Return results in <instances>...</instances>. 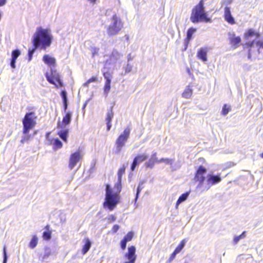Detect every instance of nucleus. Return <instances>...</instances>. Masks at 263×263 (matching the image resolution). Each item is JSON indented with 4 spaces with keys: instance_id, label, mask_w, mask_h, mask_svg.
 <instances>
[{
    "instance_id": "48",
    "label": "nucleus",
    "mask_w": 263,
    "mask_h": 263,
    "mask_svg": "<svg viewBox=\"0 0 263 263\" xmlns=\"http://www.w3.org/2000/svg\"><path fill=\"white\" fill-rule=\"evenodd\" d=\"M141 187L140 186H138V187H137V194H136V200L137 199L138 197V195L140 193V192H141Z\"/></svg>"
},
{
    "instance_id": "49",
    "label": "nucleus",
    "mask_w": 263,
    "mask_h": 263,
    "mask_svg": "<svg viewBox=\"0 0 263 263\" xmlns=\"http://www.w3.org/2000/svg\"><path fill=\"white\" fill-rule=\"evenodd\" d=\"M15 62H16V60H13L11 59L10 65L12 68H14L15 67Z\"/></svg>"
},
{
    "instance_id": "40",
    "label": "nucleus",
    "mask_w": 263,
    "mask_h": 263,
    "mask_svg": "<svg viewBox=\"0 0 263 263\" xmlns=\"http://www.w3.org/2000/svg\"><path fill=\"white\" fill-rule=\"evenodd\" d=\"M8 259V256L6 252V248L4 246L3 248V263H7Z\"/></svg>"
},
{
    "instance_id": "53",
    "label": "nucleus",
    "mask_w": 263,
    "mask_h": 263,
    "mask_svg": "<svg viewBox=\"0 0 263 263\" xmlns=\"http://www.w3.org/2000/svg\"><path fill=\"white\" fill-rule=\"evenodd\" d=\"M119 229V226L118 225H114L112 228V230H118Z\"/></svg>"
},
{
    "instance_id": "32",
    "label": "nucleus",
    "mask_w": 263,
    "mask_h": 263,
    "mask_svg": "<svg viewBox=\"0 0 263 263\" xmlns=\"http://www.w3.org/2000/svg\"><path fill=\"white\" fill-rule=\"evenodd\" d=\"M231 107L227 104H224L221 111V114L223 116L227 115L228 112L231 110Z\"/></svg>"
},
{
    "instance_id": "45",
    "label": "nucleus",
    "mask_w": 263,
    "mask_h": 263,
    "mask_svg": "<svg viewBox=\"0 0 263 263\" xmlns=\"http://www.w3.org/2000/svg\"><path fill=\"white\" fill-rule=\"evenodd\" d=\"M61 96L63 100V102L67 101L66 92L65 90L61 92Z\"/></svg>"
},
{
    "instance_id": "11",
    "label": "nucleus",
    "mask_w": 263,
    "mask_h": 263,
    "mask_svg": "<svg viewBox=\"0 0 263 263\" xmlns=\"http://www.w3.org/2000/svg\"><path fill=\"white\" fill-rule=\"evenodd\" d=\"M131 128L129 126H126L123 132L118 137L116 140L125 144L127 142L130 136Z\"/></svg>"
},
{
    "instance_id": "9",
    "label": "nucleus",
    "mask_w": 263,
    "mask_h": 263,
    "mask_svg": "<svg viewBox=\"0 0 263 263\" xmlns=\"http://www.w3.org/2000/svg\"><path fill=\"white\" fill-rule=\"evenodd\" d=\"M82 158V155L79 151L72 153L69 158L68 167L72 170L76 165L77 163Z\"/></svg>"
},
{
    "instance_id": "50",
    "label": "nucleus",
    "mask_w": 263,
    "mask_h": 263,
    "mask_svg": "<svg viewBox=\"0 0 263 263\" xmlns=\"http://www.w3.org/2000/svg\"><path fill=\"white\" fill-rule=\"evenodd\" d=\"M257 44L260 48H263V41L257 42Z\"/></svg>"
},
{
    "instance_id": "35",
    "label": "nucleus",
    "mask_w": 263,
    "mask_h": 263,
    "mask_svg": "<svg viewBox=\"0 0 263 263\" xmlns=\"http://www.w3.org/2000/svg\"><path fill=\"white\" fill-rule=\"evenodd\" d=\"M21 54L20 51L18 49H15L12 52L11 59L16 60L18 57Z\"/></svg>"
},
{
    "instance_id": "3",
    "label": "nucleus",
    "mask_w": 263,
    "mask_h": 263,
    "mask_svg": "<svg viewBox=\"0 0 263 263\" xmlns=\"http://www.w3.org/2000/svg\"><path fill=\"white\" fill-rule=\"evenodd\" d=\"M204 4V1L200 0L199 3L193 8L190 16V20L192 23H208L211 21L205 11Z\"/></svg>"
},
{
    "instance_id": "1",
    "label": "nucleus",
    "mask_w": 263,
    "mask_h": 263,
    "mask_svg": "<svg viewBox=\"0 0 263 263\" xmlns=\"http://www.w3.org/2000/svg\"><path fill=\"white\" fill-rule=\"evenodd\" d=\"M52 42V36L48 29H44L42 27H39L34 34L32 44L35 48H41L46 50L49 47Z\"/></svg>"
},
{
    "instance_id": "20",
    "label": "nucleus",
    "mask_w": 263,
    "mask_h": 263,
    "mask_svg": "<svg viewBox=\"0 0 263 263\" xmlns=\"http://www.w3.org/2000/svg\"><path fill=\"white\" fill-rule=\"evenodd\" d=\"M82 242L84 245H83L82 253L83 255H85L91 248L92 242L88 237H85L83 240Z\"/></svg>"
},
{
    "instance_id": "52",
    "label": "nucleus",
    "mask_w": 263,
    "mask_h": 263,
    "mask_svg": "<svg viewBox=\"0 0 263 263\" xmlns=\"http://www.w3.org/2000/svg\"><path fill=\"white\" fill-rule=\"evenodd\" d=\"M63 103H64V110L65 111L67 108V106H68L67 101L63 102Z\"/></svg>"
},
{
    "instance_id": "42",
    "label": "nucleus",
    "mask_w": 263,
    "mask_h": 263,
    "mask_svg": "<svg viewBox=\"0 0 263 263\" xmlns=\"http://www.w3.org/2000/svg\"><path fill=\"white\" fill-rule=\"evenodd\" d=\"M254 43L255 42L254 41L247 42L244 44L243 48L250 49L253 46Z\"/></svg>"
},
{
    "instance_id": "19",
    "label": "nucleus",
    "mask_w": 263,
    "mask_h": 263,
    "mask_svg": "<svg viewBox=\"0 0 263 263\" xmlns=\"http://www.w3.org/2000/svg\"><path fill=\"white\" fill-rule=\"evenodd\" d=\"M196 29L193 27H191L187 30V33H186V37L185 39V44L184 48L183 50V51H185L186 50V49L187 48L189 43L192 38L193 34L194 33V32L196 31Z\"/></svg>"
},
{
    "instance_id": "21",
    "label": "nucleus",
    "mask_w": 263,
    "mask_h": 263,
    "mask_svg": "<svg viewBox=\"0 0 263 263\" xmlns=\"http://www.w3.org/2000/svg\"><path fill=\"white\" fill-rule=\"evenodd\" d=\"M114 116L112 108L110 107L106 115L107 131H109L111 127V121Z\"/></svg>"
},
{
    "instance_id": "26",
    "label": "nucleus",
    "mask_w": 263,
    "mask_h": 263,
    "mask_svg": "<svg viewBox=\"0 0 263 263\" xmlns=\"http://www.w3.org/2000/svg\"><path fill=\"white\" fill-rule=\"evenodd\" d=\"M62 143L59 139L55 138L53 140V149L54 151H57L62 148Z\"/></svg>"
},
{
    "instance_id": "12",
    "label": "nucleus",
    "mask_w": 263,
    "mask_h": 263,
    "mask_svg": "<svg viewBox=\"0 0 263 263\" xmlns=\"http://www.w3.org/2000/svg\"><path fill=\"white\" fill-rule=\"evenodd\" d=\"M228 36L229 44L233 48H237L241 41L240 37L236 36L234 33L230 32L228 33Z\"/></svg>"
},
{
    "instance_id": "34",
    "label": "nucleus",
    "mask_w": 263,
    "mask_h": 263,
    "mask_svg": "<svg viewBox=\"0 0 263 263\" xmlns=\"http://www.w3.org/2000/svg\"><path fill=\"white\" fill-rule=\"evenodd\" d=\"M122 180H118V182L115 184L114 188L116 190V192L115 193H120L122 189V184H121Z\"/></svg>"
},
{
    "instance_id": "33",
    "label": "nucleus",
    "mask_w": 263,
    "mask_h": 263,
    "mask_svg": "<svg viewBox=\"0 0 263 263\" xmlns=\"http://www.w3.org/2000/svg\"><path fill=\"white\" fill-rule=\"evenodd\" d=\"M186 242V240L185 239H183L180 242L179 245L175 249V250H176V252L179 253L181 251V250L184 248Z\"/></svg>"
},
{
    "instance_id": "5",
    "label": "nucleus",
    "mask_w": 263,
    "mask_h": 263,
    "mask_svg": "<svg viewBox=\"0 0 263 263\" xmlns=\"http://www.w3.org/2000/svg\"><path fill=\"white\" fill-rule=\"evenodd\" d=\"M111 20L112 23L108 26L107 32L109 36H112L119 33L123 27V24L116 14L112 16Z\"/></svg>"
},
{
    "instance_id": "36",
    "label": "nucleus",
    "mask_w": 263,
    "mask_h": 263,
    "mask_svg": "<svg viewBox=\"0 0 263 263\" xmlns=\"http://www.w3.org/2000/svg\"><path fill=\"white\" fill-rule=\"evenodd\" d=\"M51 231H44L43 237L44 240H48L51 238Z\"/></svg>"
},
{
    "instance_id": "18",
    "label": "nucleus",
    "mask_w": 263,
    "mask_h": 263,
    "mask_svg": "<svg viewBox=\"0 0 263 263\" xmlns=\"http://www.w3.org/2000/svg\"><path fill=\"white\" fill-rule=\"evenodd\" d=\"M134 236V234L132 231H129L123 238L120 242L121 248L123 250H124L126 247L127 242L130 241Z\"/></svg>"
},
{
    "instance_id": "29",
    "label": "nucleus",
    "mask_w": 263,
    "mask_h": 263,
    "mask_svg": "<svg viewBox=\"0 0 263 263\" xmlns=\"http://www.w3.org/2000/svg\"><path fill=\"white\" fill-rule=\"evenodd\" d=\"M246 231H243V232L239 235L235 236L233 239V243L234 244L237 243L239 241L242 239H243L246 237Z\"/></svg>"
},
{
    "instance_id": "25",
    "label": "nucleus",
    "mask_w": 263,
    "mask_h": 263,
    "mask_svg": "<svg viewBox=\"0 0 263 263\" xmlns=\"http://www.w3.org/2000/svg\"><path fill=\"white\" fill-rule=\"evenodd\" d=\"M72 114L70 112H67L63 117L62 123V124L66 126L68 125L71 120Z\"/></svg>"
},
{
    "instance_id": "8",
    "label": "nucleus",
    "mask_w": 263,
    "mask_h": 263,
    "mask_svg": "<svg viewBox=\"0 0 263 263\" xmlns=\"http://www.w3.org/2000/svg\"><path fill=\"white\" fill-rule=\"evenodd\" d=\"M221 180L220 174L217 175L208 174L202 191L204 192L209 190L212 185L219 183Z\"/></svg>"
},
{
    "instance_id": "30",
    "label": "nucleus",
    "mask_w": 263,
    "mask_h": 263,
    "mask_svg": "<svg viewBox=\"0 0 263 263\" xmlns=\"http://www.w3.org/2000/svg\"><path fill=\"white\" fill-rule=\"evenodd\" d=\"M37 242V237L35 235L33 236L30 241L29 247L31 249L34 248L36 246Z\"/></svg>"
},
{
    "instance_id": "27",
    "label": "nucleus",
    "mask_w": 263,
    "mask_h": 263,
    "mask_svg": "<svg viewBox=\"0 0 263 263\" xmlns=\"http://www.w3.org/2000/svg\"><path fill=\"white\" fill-rule=\"evenodd\" d=\"M58 136L65 142H67V137L68 135V130L60 131L58 133Z\"/></svg>"
},
{
    "instance_id": "13",
    "label": "nucleus",
    "mask_w": 263,
    "mask_h": 263,
    "mask_svg": "<svg viewBox=\"0 0 263 263\" xmlns=\"http://www.w3.org/2000/svg\"><path fill=\"white\" fill-rule=\"evenodd\" d=\"M103 76L106 80L103 87L104 92L105 93L107 94L111 88L110 84L112 74L109 72H105L103 73Z\"/></svg>"
},
{
    "instance_id": "41",
    "label": "nucleus",
    "mask_w": 263,
    "mask_h": 263,
    "mask_svg": "<svg viewBox=\"0 0 263 263\" xmlns=\"http://www.w3.org/2000/svg\"><path fill=\"white\" fill-rule=\"evenodd\" d=\"M37 48H35L34 46H33V48L31 50H29L28 51V61H30L32 60V55L35 50Z\"/></svg>"
},
{
    "instance_id": "17",
    "label": "nucleus",
    "mask_w": 263,
    "mask_h": 263,
    "mask_svg": "<svg viewBox=\"0 0 263 263\" xmlns=\"http://www.w3.org/2000/svg\"><path fill=\"white\" fill-rule=\"evenodd\" d=\"M207 48H201L199 49L197 52V58L198 59L200 60L202 62H206L207 61Z\"/></svg>"
},
{
    "instance_id": "4",
    "label": "nucleus",
    "mask_w": 263,
    "mask_h": 263,
    "mask_svg": "<svg viewBox=\"0 0 263 263\" xmlns=\"http://www.w3.org/2000/svg\"><path fill=\"white\" fill-rule=\"evenodd\" d=\"M106 194L103 206L109 211H112L119 203L120 196L118 193H113L110 185L108 184L105 185Z\"/></svg>"
},
{
    "instance_id": "44",
    "label": "nucleus",
    "mask_w": 263,
    "mask_h": 263,
    "mask_svg": "<svg viewBox=\"0 0 263 263\" xmlns=\"http://www.w3.org/2000/svg\"><path fill=\"white\" fill-rule=\"evenodd\" d=\"M99 51V48L97 47H93L92 49V55L93 57L97 55Z\"/></svg>"
},
{
    "instance_id": "16",
    "label": "nucleus",
    "mask_w": 263,
    "mask_h": 263,
    "mask_svg": "<svg viewBox=\"0 0 263 263\" xmlns=\"http://www.w3.org/2000/svg\"><path fill=\"white\" fill-rule=\"evenodd\" d=\"M43 61L46 65L53 68L56 65V60L55 58L50 57L49 54H45L43 57Z\"/></svg>"
},
{
    "instance_id": "55",
    "label": "nucleus",
    "mask_w": 263,
    "mask_h": 263,
    "mask_svg": "<svg viewBox=\"0 0 263 263\" xmlns=\"http://www.w3.org/2000/svg\"><path fill=\"white\" fill-rule=\"evenodd\" d=\"M127 59H128V61L132 60V58H131V57H130V54H128V58H127Z\"/></svg>"
},
{
    "instance_id": "37",
    "label": "nucleus",
    "mask_w": 263,
    "mask_h": 263,
    "mask_svg": "<svg viewBox=\"0 0 263 263\" xmlns=\"http://www.w3.org/2000/svg\"><path fill=\"white\" fill-rule=\"evenodd\" d=\"M191 95L192 90L190 89H187L182 93V97L185 98H188L191 96Z\"/></svg>"
},
{
    "instance_id": "43",
    "label": "nucleus",
    "mask_w": 263,
    "mask_h": 263,
    "mask_svg": "<svg viewBox=\"0 0 263 263\" xmlns=\"http://www.w3.org/2000/svg\"><path fill=\"white\" fill-rule=\"evenodd\" d=\"M97 77H91L90 79H89L85 83H84V85L85 86H88V85L91 83V82H95L97 81Z\"/></svg>"
},
{
    "instance_id": "51",
    "label": "nucleus",
    "mask_w": 263,
    "mask_h": 263,
    "mask_svg": "<svg viewBox=\"0 0 263 263\" xmlns=\"http://www.w3.org/2000/svg\"><path fill=\"white\" fill-rule=\"evenodd\" d=\"M7 0H0V6H3L6 4Z\"/></svg>"
},
{
    "instance_id": "23",
    "label": "nucleus",
    "mask_w": 263,
    "mask_h": 263,
    "mask_svg": "<svg viewBox=\"0 0 263 263\" xmlns=\"http://www.w3.org/2000/svg\"><path fill=\"white\" fill-rule=\"evenodd\" d=\"M156 153H154L152 157L147 161L145 165L147 168H153L156 163H157V158L156 157Z\"/></svg>"
},
{
    "instance_id": "46",
    "label": "nucleus",
    "mask_w": 263,
    "mask_h": 263,
    "mask_svg": "<svg viewBox=\"0 0 263 263\" xmlns=\"http://www.w3.org/2000/svg\"><path fill=\"white\" fill-rule=\"evenodd\" d=\"M170 160L169 159L167 158H161L160 160L157 159V163H160V162H166L168 163L170 162Z\"/></svg>"
},
{
    "instance_id": "31",
    "label": "nucleus",
    "mask_w": 263,
    "mask_h": 263,
    "mask_svg": "<svg viewBox=\"0 0 263 263\" xmlns=\"http://www.w3.org/2000/svg\"><path fill=\"white\" fill-rule=\"evenodd\" d=\"M126 166L123 165L118 171V180H122V176L125 173Z\"/></svg>"
},
{
    "instance_id": "47",
    "label": "nucleus",
    "mask_w": 263,
    "mask_h": 263,
    "mask_svg": "<svg viewBox=\"0 0 263 263\" xmlns=\"http://www.w3.org/2000/svg\"><path fill=\"white\" fill-rule=\"evenodd\" d=\"M116 220V217L114 215H110L109 216V217H108V220L110 222H113L115 221Z\"/></svg>"
},
{
    "instance_id": "54",
    "label": "nucleus",
    "mask_w": 263,
    "mask_h": 263,
    "mask_svg": "<svg viewBox=\"0 0 263 263\" xmlns=\"http://www.w3.org/2000/svg\"><path fill=\"white\" fill-rule=\"evenodd\" d=\"M90 3H91L92 4H95L96 0H88Z\"/></svg>"
},
{
    "instance_id": "15",
    "label": "nucleus",
    "mask_w": 263,
    "mask_h": 263,
    "mask_svg": "<svg viewBox=\"0 0 263 263\" xmlns=\"http://www.w3.org/2000/svg\"><path fill=\"white\" fill-rule=\"evenodd\" d=\"M148 157L145 154H142L137 155L133 160L132 164L130 169L132 171H134L136 166L140 162L145 161L147 159Z\"/></svg>"
},
{
    "instance_id": "14",
    "label": "nucleus",
    "mask_w": 263,
    "mask_h": 263,
    "mask_svg": "<svg viewBox=\"0 0 263 263\" xmlns=\"http://www.w3.org/2000/svg\"><path fill=\"white\" fill-rule=\"evenodd\" d=\"M223 17L224 20L229 24L234 25L236 23L234 18L231 14V9L229 7H225L224 9Z\"/></svg>"
},
{
    "instance_id": "28",
    "label": "nucleus",
    "mask_w": 263,
    "mask_h": 263,
    "mask_svg": "<svg viewBox=\"0 0 263 263\" xmlns=\"http://www.w3.org/2000/svg\"><path fill=\"white\" fill-rule=\"evenodd\" d=\"M189 193L186 192V193H183L179 197V198L178 199L177 202H176V207L177 208L178 205L181 203V202H183L184 201H185L188 196H189Z\"/></svg>"
},
{
    "instance_id": "38",
    "label": "nucleus",
    "mask_w": 263,
    "mask_h": 263,
    "mask_svg": "<svg viewBox=\"0 0 263 263\" xmlns=\"http://www.w3.org/2000/svg\"><path fill=\"white\" fill-rule=\"evenodd\" d=\"M51 254V250L49 247H45L44 254V258H47Z\"/></svg>"
},
{
    "instance_id": "39",
    "label": "nucleus",
    "mask_w": 263,
    "mask_h": 263,
    "mask_svg": "<svg viewBox=\"0 0 263 263\" xmlns=\"http://www.w3.org/2000/svg\"><path fill=\"white\" fill-rule=\"evenodd\" d=\"M178 253L177 252H176V250H174V251L171 254V255L170 258H168V259L167 260V262L168 263L171 262L175 259L176 255Z\"/></svg>"
},
{
    "instance_id": "2",
    "label": "nucleus",
    "mask_w": 263,
    "mask_h": 263,
    "mask_svg": "<svg viewBox=\"0 0 263 263\" xmlns=\"http://www.w3.org/2000/svg\"><path fill=\"white\" fill-rule=\"evenodd\" d=\"M37 119V116L35 111L28 112L25 115L22 120V132L25 136L21 140L22 143L27 142L30 139L31 136L29 134V132L36 125Z\"/></svg>"
},
{
    "instance_id": "7",
    "label": "nucleus",
    "mask_w": 263,
    "mask_h": 263,
    "mask_svg": "<svg viewBox=\"0 0 263 263\" xmlns=\"http://www.w3.org/2000/svg\"><path fill=\"white\" fill-rule=\"evenodd\" d=\"M45 77L47 80L51 84L54 85L57 87L60 88L63 86L60 76L57 71L53 68H51L50 72H46Z\"/></svg>"
},
{
    "instance_id": "6",
    "label": "nucleus",
    "mask_w": 263,
    "mask_h": 263,
    "mask_svg": "<svg viewBox=\"0 0 263 263\" xmlns=\"http://www.w3.org/2000/svg\"><path fill=\"white\" fill-rule=\"evenodd\" d=\"M206 172V168L202 165H200L195 173L194 181L196 183H198L197 187L201 189V190L206 181L205 176Z\"/></svg>"
},
{
    "instance_id": "22",
    "label": "nucleus",
    "mask_w": 263,
    "mask_h": 263,
    "mask_svg": "<svg viewBox=\"0 0 263 263\" xmlns=\"http://www.w3.org/2000/svg\"><path fill=\"white\" fill-rule=\"evenodd\" d=\"M253 36L256 38H259L260 34L252 28L249 29L244 34V37L246 40H248L250 37Z\"/></svg>"
},
{
    "instance_id": "24",
    "label": "nucleus",
    "mask_w": 263,
    "mask_h": 263,
    "mask_svg": "<svg viewBox=\"0 0 263 263\" xmlns=\"http://www.w3.org/2000/svg\"><path fill=\"white\" fill-rule=\"evenodd\" d=\"M125 143L120 142L117 140H116L115 142V151L114 153L115 154H119L122 150L123 147L125 146Z\"/></svg>"
},
{
    "instance_id": "10",
    "label": "nucleus",
    "mask_w": 263,
    "mask_h": 263,
    "mask_svg": "<svg viewBox=\"0 0 263 263\" xmlns=\"http://www.w3.org/2000/svg\"><path fill=\"white\" fill-rule=\"evenodd\" d=\"M128 261L124 263H135L137 255H136V248L135 246H130L128 248V252L125 255Z\"/></svg>"
}]
</instances>
